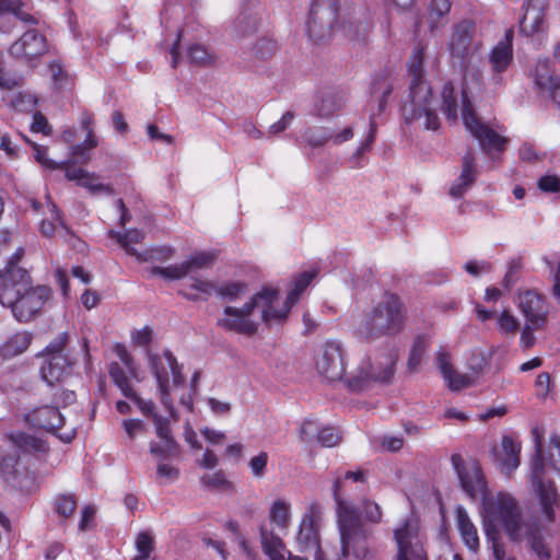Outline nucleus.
<instances>
[{
    "instance_id": "nucleus-1",
    "label": "nucleus",
    "mask_w": 560,
    "mask_h": 560,
    "mask_svg": "<svg viewBox=\"0 0 560 560\" xmlns=\"http://www.w3.org/2000/svg\"><path fill=\"white\" fill-rule=\"evenodd\" d=\"M460 460L459 455L452 456L463 490L470 498L482 501L485 522L491 526H503L512 540L527 539L539 560L549 559V551L542 541L540 529L522 521L521 510L514 497L508 492L489 495L480 465L470 460L460 466Z\"/></svg>"
},
{
    "instance_id": "nucleus-2",
    "label": "nucleus",
    "mask_w": 560,
    "mask_h": 560,
    "mask_svg": "<svg viewBox=\"0 0 560 560\" xmlns=\"http://www.w3.org/2000/svg\"><path fill=\"white\" fill-rule=\"evenodd\" d=\"M363 470L347 471L338 475L332 483V495L337 505V523L343 557L352 555L355 559H365L369 555L368 532L361 523L357 510L345 499L348 482L365 481Z\"/></svg>"
},
{
    "instance_id": "nucleus-3",
    "label": "nucleus",
    "mask_w": 560,
    "mask_h": 560,
    "mask_svg": "<svg viewBox=\"0 0 560 560\" xmlns=\"http://www.w3.org/2000/svg\"><path fill=\"white\" fill-rule=\"evenodd\" d=\"M278 301V291L264 288L254 294L242 307L225 306L217 317V325L231 332L250 337L258 331L259 323H281L283 313H275L273 307Z\"/></svg>"
},
{
    "instance_id": "nucleus-4",
    "label": "nucleus",
    "mask_w": 560,
    "mask_h": 560,
    "mask_svg": "<svg viewBox=\"0 0 560 560\" xmlns=\"http://www.w3.org/2000/svg\"><path fill=\"white\" fill-rule=\"evenodd\" d=\"M424 47L418 44L408 61L410 80L409 102L402 106L404 119L407 124L420 122L427 130H436L440 119L436 114V102L431 89L423 80Z\"/></svg>"
},
{
    "instance_id": "nucleus-5",
    "label": "nucleus",
    "mask_w": 560,
    "mask_h": 560,
    "mask_svg": "<svg viewBox=\"0 0 560 560\" xmlns=\"http://www.w3.org/2000/svg\"><path fill=\"white\" fill-rule=\"evenodd\" d=\"M406 323V310L400 299L392 293L384 294L369 307L355 325V336L366 342L399 334Z\"/></svg>"
},
{
    "instance_id": "nucleus-6",
    "label": "nucleus",
    "mask_w": 560,
    "mask_h": 560,
    "mask_svg": "<svg viewBox=\"0 0 560 560\" xmlns=\"http://www.w3.org/2000/svg\"><path fill=\"white\" fill-rule=\"evenodd\" d=\"M536 454L530 460V485L535 497L539 500L544 513L552 520L553 509L558 506L560 498L549 477L552 469L560 475V436L550 439L548 465L544 463L541 454V435L538 428L533 430Z\"/></svg>"
},
{
    "instance_id": "nucleus-7",
    "label": "nucleus",
    "mask_w": 560,
    "mask_h": 560,
    "mask_svg": "<svg viewBox=\"0 0 560 560\" xmlns=\"http://www.w3.org/2000/svg\"><path fill=\"white\" fill-rule=\"evenodd\" d=\"M398 353L394 349L363 358L357 366L348 372L345 387L353 393L370 389L374 384L393 382Z\"/></svg>"
},
{
    "instance_id": "nucleus-8",
    "label": "nucleus",
    "mask_w": 560,
    "mask_h": 560,
    "mask_svg": "<svg viewBox=\"0 0 560 560\" xmlns=\"http://www.w3.org/2000/svg\"><path fill=\"white\" fill-rule=\"evenodd\" d=\"M214 255L211 253H196L179 264H173L166 267H153L151 269V275L160 276L170 281L190 277V282L187 284V289L190 291L184 289L180 290L179 293L190 301H196L201 294L210 295L215 292V284L213 282L207 279L192 277L197 271L210 267L214 261Z\"/></svg>"
},
{
    "instance_id": "nucleus-9",
    "label": "nucleus",
    "mask_w": 560,
    "mask_h": 560,
    "mask_svg": "<svg viewBox=\"0 0 560 560\" xmlns=\"http://www.w3.org/2000/svg\"><path fill=\"white\" fill-rule=\"evenodd\" d=\"M337 0H315L307 31L310 37L316 42L326 40L335 36L353 38V25L350 22H339Z\"/></svg>"
},
{
    "instance_id": "nucleus-10",
    "label": "nucleus",
    "mask_w": 560,
    "mask_h": 560,
    "mask_svg": "<svg viewBox=\"0 0 560 560\" xmlns=\"http://www.w3.org/2000/svg\"><path fill=\"white\" fill-rule=\"evenodd\" d=\"M148 358L149 365L158 383L161 404L167 410L168 416L176 419L173 392L180 388L185 383L182 366L170 350H165L161 354L149 353Z\"/></svg>"
},
{
    "instance_id": "nucleus-11",
    "label": "nucleus",
    "mask_w": 560,
    "mask_h": 560,
    "mask_svg": "<svg viewBox=\"0 0 560 560\" xmlns=\"http://www.w3.org/2000/svg\"><path fill=\"white\" fill-rule=\"evenodd\" d=\"M460 109L463 122L467 131L479 142L485 153L494 159L495 153H501L505 149L508 139L498 133L490 126L482 122L472 112L471 104L465 92L460 96Z\"/></svg>"
},
{
    "instance_id": "nucleus-12",
    "label": "nucleus",
    "mask_w": 560,
    "mask_h": 560,
    "mask_svg": "<svg viewBox=\"0 0 560 560\" xmlns=\"http://www.w3.org/2000/svg\"><path fill=\"white\" fill-rule=\"evenodd\" d=\"M323 506L317 501L307 504L300 521L296 542L302 552H310L313 560H324L319 547V526Z\"/></svg>"
},
{
    "instance_id": "nucleus-13",
    "label": "nucleus",
    "mask_w": 560,
    "mask_h": 560,
    "mask_svg": "<svg viewBox=\"0 0 560 560\" xmlns=\"http://www.w3.org/2000/svg\"><path fill=\"white\" fill-rule=\"evenodd\" d=\"M26 421L33 427L56 433L63 442H71L77 434L75 424L68 423L66 415L57 407L43 406L36 408L26 416Z\"/></svg>"
},
{
    "instance_id": "nucleus-14",
    "label": "nucleus",
    "mask_w": 560,
    "mask_h": 560,
    "mask_svg": "<svg viewBox=\"0 0 560 560\" xmlns=\"http://www.w3.org/2000/svg\"><path fill=\"white\" fill-rule=\"evenodd\" d=\"M315 368L328 382H339L345 386L348 373L345 370L343 350L340 342L327 341L315 357Z\"/></svg>"
},
{
    "instance_id": "nucleus-15",
    "label": "nucleus",
    "mask_w": 560,
    "mask_h": 560,
    "mask_svg": "<svg viewBox=\"0 0 560 560\" xmlns=\"http://www.w3.org/2000/svg\"><path fill=\"white\" fill-rule=\"evenodd\" d=\"M397 545L396 560H428L418 522L407 520L394 532Z\"/></svg>"
},
{
    "instance_id": "nucleus-16",
    "label": "nucleus",
    "mask_w": 560,
    "mask_h": 560,
    "mask_svg": "<svg viewBox=\"0 0 560 560\" xmlns=\"http://www.w3.org/2000/svg\"><path fill=\"white\" fill-rule=\"evenodd\" d=\"M67 340L68 335L61 334L56 340L47 346L45 350L46 359L40 368V373L43 380L49 385L61 381L66 374L69 363L62 351Z\"/></svg>"
},
{
    "instance_id": "nucleus-17",
    "label": "nucleus",
    "mask_w": 560,
    "mask_h": 560,
    "mask_svg": "<svg viewBox=\"0 0 560 560\" xmlns=\"http://www.w3.org/2000/svg\"><path fill=\"white\" fill-rule=\"evenodd\" d=\"M31 278L25 269L11 265L0 276V304L11 308L18 299L27 290Z\"/></svg>"
},
{
    "instance_id": "nucleus-18",
    "label": "nucleus",
    "mask_w": 560,
    "mask_h": 560,
    "mask_svg": "<svg viewBox=\"0 0 560 560\" xmlns=\"http://www.w3.org/2000/svg\"><path fill=\"white\" fill-rule=\"evenodd\" d=\"M49 295L47 287H33L31 283L11 307V312L19 322H30L42 311Z\"/></svg>"
},
{
    "instance_id": "nucleus-19",
    "label": "nucleus",
    "mask_w": 560,
    "mask_h": 560,
    "mask_svg": "<svg viewBox=\"0 0 560 560\" xmlns=\"http://www.w3.org/2000/svg\"><path fill=\"white\" fill-rule=\"evenodd\" d=\"M517 307L525 318V323L534 326H546L549 308L545 298L533 290H525L517 294Z\"/></svg>"
},
{
    "instance_id": "nucleus-20",
    "label": "nucleus",
    "mask_w": 560,
    "mask_h": 560,
    "mask_svg": "<svg viewBox=\"0 0 560 560\" xmlns=\"http://www.w3.org/2000/svg\"><path fill=\"white\" fill-rule=\"evenodd\" d=\"M145 417H150L155 425L158 436L161 439V444L151 442L150 453L159 459L164 460L177 454V445L171 435L168 428V419L155 412V406L152 408V412L143 413Z\"/></svg>"
},
{
    "instance_id": "nucleus-21",
    "label": "nucleus",
    "mask_w": 560,
    "mask_h": 560,
    "mask_svg": "<svg viewBox=\"0 0 560 560\" xmlns=\"http://www.w3.org/2000/svg\"><path fill=\"white\" fill-rule=\"evenodd\" d=\"M47 50L46 37L36 30L26 31L9 49L12 57L27 62L43 56Z\"/></svg>"
},
{
    "instance_id": "nucleus-22",
    "label": "nucleus",
    "mask_w": 560,
    "mask_h": 560,
    "mask_svg": "<svg viewBox=\"0 0 560 560\" xmlns=\"http://www.w3.org/2000/svg\"><path fill=\"white\" fill-rule=\"evenodd\" d=\"M109 236L117 241V243L125 249V252L128 255L135 256L136 259L140 262H145L151 259L158 258V254H163V258L170 259L173 256V250L171 248H164V249H151V250H144V252H138L132 244L140 243L144 234L137 230L131 229L127 231L125 234H121L119 232L109 231Z\"/></svg>"
},
{
    "instance_id": "nucleus-23",
    "label": "nucleus",
    "mask_w": 560,
    "mask_h": 560,
    "mask_svg": "<svg viewBox=\"0 0 560 560\" xmlns=\"http://www.w3.org/2000/svg\"><path fill=\"white\" fill-rule=\"evenodd\" d=\"M521 444L509 435H504L499 446H494V462L505 475H510L520 466Z\"/></svg>"
},
{
    "instance_id": "nucleus-24",
    "label": "nucleus",
    "mask_w": 560,
    "mask_h": 560,
    "mask_svg": "<svg viewBox=\"0 0 560 560\" xmlns=\"http://www.w3.org/2000/svg\"><path fill=\"white\" fill-rule=\"evenodd\" d=\"M534 81L542 93L548 94L556 104L560 105V78L556 77L550 70L548 59H539L537 61Z\"/></svg>"
},
{
    "instance_id": "nucleus-25",
    "label": "nucleus",
    "mask_w": 560,
    "mask_h": 560,
    "mask_svg": "<svg viewBox=\"0 0 560 560\" xmlns=\"http://www.w3.org/2000/svg\"><path fill=\"white\" fill-rule=\"evenodd\" d=\"M67 179L74 180L79 186L86 188L92 195H112L113 187L100 180L94 173H89L81 167H74L70 163L66 166Z\"/></svg>"
},
{
    "instance_id": "nucleus-26",
    "label": "nucleus",
    "mask_w": 560,
    "mask_h": 560,
    "mask_svg": "<svg viewBox=\"0 0 560 560\" xmlns=\"http://www.w3.org/2000/svg\"><path fill=\"white\" fill-rule=\"evenodd\" d=\"M435 362L438 369L443 375L444 381L447 384V387L451 390H460L463 388L469 387L472 384V380L470 376L457 373L453 369V365L451 363V354L444 348H441L436 352Z\"/></svg>"
},
{
    "instance_id": "nucleus-27",
    "label": "nucleus",
    "mask_w": 560,
    "mask_h": 560,
    "mask_svg": "<svg viewBox=\"0 0 560 560\" xmlns=\"http://www.w3.org/2000/svg\"><path fill=\"white\" fill-rule=\"evenodd\" d=\"M108 373L114 381L115 385L121 390L122 395L131 399L142 413L152 412L154 402L141 398L135 389L130 386L128 377L124 369L116 362L110 363Z\"/></svg>"
},
{
    "instance_id": "nucleus-28",
    "label": "nucleus",
    "mask_w": 560,
    "mask_h": 560,
    "mask_svg": "<svg viewBox=\"0 0 560 560\" xmlns=\"http://www.w3.org/2000/svg\"><path fill=\"white\" fill-rule=\"evenodd\" d=\"M292 504L284 498L275 499L268 509V521L279 534H288L292 524Z\"/></svg>"
},
{
    "instance_id": "nucleus-29",
    "label": "nucleus",
    "mask_w": 560,
    "mask_h": 560,
    "mask_svg": "<svg viewBox=\"0 0 560 560\" xmlns=\"http://www.w3.org/2000/svg\"><path fill=\"white\" fill-rule=\"evenodd\" d=\"M316 271H305L301 273L293 282V288L289 291L287 298L281 300L278 295V303L275 304L273 311L275 313H283L281 315V322H283L293 306L294 303L299 300L300 295L304 292V290L308 287L311 281L315 278Z\"/></svg>"
},
{
    "instance_id": "nucleus-30",
    "label": "nucleus",
    "mask_w": 560,
    "mask_h": 560,
    "mask_svg": "<svg viewBox=\"0 0 560 560\" xmlns=\"http://www.w3.org/2000/svg\"><path fill=\"white\" fill-rule=\"evenodd\" d=\"M471 24L467 21L459 23L450 42L451 55L457 59L465 60L472 51Z\"/></svg>"
},
{
    "instance_id": "nucleus-31",
    "label": "nucleus",
    "mask_w": 560,
    "mask_h": 560,
    "mask_svg": "<svg viewBox=\"0 0 560 560\" xmlns=\"http://www.w3.org/2000/svg\"><path fill=\"white\" fill-rule=\"evenodd\" d=\"M513 32L506 31L504 38L498 42V44L492 48L489 61L491 65V69L494 73H501L505 71L512 62L513 59Z\"/></svg>"
},
{
    "instance_id": "nucleus-32",
    "label": "nucleus",
    "mask_w": 560,
    "mask_h": 560,
    "mask_svg": "<svg viewBox=\"0 0 560 560\" xmlns=\"http://www.w3.org/2000/svg\"><path fill=\"white\" fill-rule=\"evenodd\" d=\"M476 179V156L467 152L463 158L462 173L450 188V195L459 198L474 184Z\"/></svg>"
},
{
    "instance_id": "nucleus-33",
    "label": "nucleus",
    "mask_w": 560,
    "mask_h": 560,
    "mask_svg": "<svg viewBox=\"0 0 560 560\" xmlns=\"http://www.w3.org/2000/svg\"><path fill=\"white\" fill-rule=\"evenodd\" d=\"M259 535L262 551L270 560H285L289 551L279 534H276L273 529L268 528L266 525H261L259 527Z\"/></svg>"
},
{
    "instance_id": "nucleus-34",
    "label": "nucleus",
    "mask_w": 560,
    "mask_h": 560,
    "mask_svg": "<svg viewBox=\"0 0 560 560\" xmlns=\"http://www.w3.org/2000/svg\"><path fill=\"white\" fill-rule=\"evenodd\" d=\"M456 524L464 544L471 551L479 549V536L477 527L462 506L456 509Z\"/></svg>"
},
{
    "instance_id": "nucleus-35",
    "label": "nucleus",
    "mask_w": 560,
    "mask_h": 560,
    "mask_svg": "<svg viewBox=\"0 0 560 560\" xmlns=\"http://www.w3.org/2000/svg\"><path fill=\"white\" fill-rule=\"evenodd\" d=\"M347 102L343 92H327L320 96L315 105L316 114L320 117H330L339 112Z\"/></svg>"
},
{
    "instance_id": "nucleus-36",
    "label": "nucleus",
    "mask_w": 560,
    "mask_h": 560,
    "mask_svg": "<svg viewBox=\"0 0 560 560\" xmlns=\"http://www.w3.org/2000/svg\"><path fill=\"white\" fill-rule=\"evenodd\" d=\"M542 23V10L533 3H528L521 20V32L528 36L533 35L541 30Z\"/></svg>"
},
{
    "instance_id": "nucleus-37",
    "label": "nucleus",
    "mask_w": 560,
    "mask_h": 560,
    "mask_svg": "<svg viewBox=\"0 0 560 560\" xmlns=\"http://www.w3.org/2000/svg\"><path fill=\"white\" fill-rule=\"evenodd\" d=\"M32 336L26 331L16 332L11 336L1 347L3 358H13L23 353L31 345Z\"/></svg>"
},
{
    "instance_id": "nucleus-38",
    "label": "nucleus",
    "mask_w": 560,
    "mask_h": 560,
    "mask_svg": "<svg viewBox=\"0 0 560 560\" xmlns=\"http://www.w3.org/2000/svg\"><path fill=\"white\" fill-rule=\"evenodd\" d=\"M495 328L502 336L515 337L520 329V320L508 308H504L495 315Z\"/></svg>"
},
{
    "instance_id": "nucleus-39",
    "label": "nucleus",
    "mask_w": 560,
    "mask_h": 560,
    "mask_svg": "<svg viewBox=\"0 0 560 560\" xmlns=\"http://www.w3.org/2000/svg\"><path fill=\"white\" fill-rule=\"evenodd\" d=\"M494 350L492 348H474L467 354V366L475 373H481L488 366Z\"/></svg>"
},
{
    "instance_id": "nucleus-40",
    "label": "nucleus",
    "mask_w": 560,
    "mask_h": 560,
    "mask_svg": "<svg viewBox=\"0 0 560 560\" xmlns=\"http://www.w3.org/2000/svg\"><path fill=\"white\" fill-rule=\"evenodd\" d=\"M9 440L13 445L24 452H45V443L33 435L24 433H12L9 435Z\"/></svg>"
},
{
    "instance_id": "nucleus-41",
    "label": "nucleus",
    "mask_w": 560,
    "mask_h": 560,
    "mask_svg": "<svg viewBox=\"0 0 560 560\" xmlns=\"http://www.w3.org/2000/svg\"><path fill=\"white\" fill-rule=\"evenodd\" d=\"M442 110L446 118L455 122L458 118V100L454 94V88L451 83H446L442 90Z\"/></svg>"
},
{
    "instance_id": "nucleus-42",
    "label": "nucleus",
    "mask_w": 560,
    "mask_h": 560,
    "mask_svg": "<svg viewBox=\"0 0 560 560\" xmlns=\"http://www.w3.org/2000/svg\"><path fill=\"white\" fill-rule=\"evenodd\" d=\"M427 349H428V345H427V341L424 340V338L419 337L413 341L412 347L409 352L408 362H407V370L410 373H416L419 371V368H420L422 360L425 355Z\"/></svg>"
},
{
    "instance_id": "nucleus-43",
    "label": "nucleus",
    "mask_w": 560,
    "mask_h": 560,
    "mask_svg": "<svg viewBox=\"0 0 560 560\" xmlns=\"http://www.w3.org/2000/svg\"><path fill=\"white\" fill-rule=\"evenodd\" d=\"M247 285L242 282H226L220 287L215 285V293L229 302H234L241 299L247 293Z\"/></svg>"
},
{
    "instance_id": "nucleus-44",
    "label": "nucleus",
    "mask_w": 560,
    "mask_h": 560,
    "mask_svg": "<svg viewBox=\"0 0 560 560\" xmlns=\"http://www.w3.org/2000/svg\"><path fill=\"white\" fill-rule=\"evenodd\" d=\"M77 499L72 494H60L55 498L54 511L59 518H69L77 510Z\"/></svg>"
},
{
    "instance_id": "nucleus-45",
    "label": "nucleus",
    "mask_w": 560,
    "mask_h": 560,
    "mask_svg": "<svg viewBox=\"0 0 560 560\" xmlns=\"http://www.w3.org/2000/svg\"><path fill=\"white\" fill-rule=\"evenodd\" d=\"M97 139L93 131L86 132V137L84 141L80 144L72 145L71 147V155L73 160L80 161L82 163H86L90 160L89 154L86 153L91 149L95 148L97 145Z\"/></svg>"
},
{
    "instance_id": "nucleus-46",
    "label": "nucleus",
    "mask_w": 560,
    "mask_h": 560,
    "mask_svg": "<svg viewBox=\"0 0 560 560\" xmlns=\"http://www.w3.org/2000/svg\"><path fill=\"white\" fill-rule=\"evenodd\" d=\"M114 351L121 361V363L127 369L130 377L140 381L141 377L139 365L135 362L132 355L128 352L127 348L124 345L117 343L114 348Z\"/></svg>"
},
{
    "instance_id": "nucleus-47",
    "label": "nucleus",
    "mask_w": 560,
    "mask_h": 560,
    "mask_svg": "<svg viewBox=\"0 0 560 560\" xmlns=\"http://www.w3.org/2000/svg\"><path fill=\"white\" fill-rule=\"evenodd\" d=\"M154 540L149 532L140 533L136 538L137 555L133 560H149L153 550Z\"/></svg>"
},
{
    "instance_id": "nucleus-48",
    "label": "nucleus",
    "mask_w": 560,
    "mask_h": 560,
    "mask_svg": "<svg viewBox=\"0 0 560 560\" xmlns=\"http://www.w3.org/2000/svg\"><path fill=\"white\" fill-rule=\"evenodd\" d=\"M22 5L21 0H0V19L11 13L22 21L35 22L31 15L22 12Z\"/></svg>"
},
{
    "instance_id": "nucleus-49",
    "label": "nucleus",
    "mask_w": 560,
    "mask_h": 560,
    "mask_svg": "<svg viewBox=\"0 0 560 560\" xmlns=\"http://www.w3.org/2000/svg\"><path fill=\"white\" fill-rule=\"evenodd\" d=\"M392 84L387 79H380L373 82L372 95L378 102V114L384 110L387 96L392 93Z\"/></svg>"
},
{
    "instance_id": "nucleus-50",
    "label": "nucleus",
    "mask_w": 560,
    "mask_h": 560,
    "mask_svg": "<svg viewBox=\"0 0 560 560\" xmlns=\"http://www.w3.org/2000/svg\"><path fill=\"white\" fill-rule=\"evenodd\" d=\"M24 139H25V141L28 142L27 138H24ZM30 143L34 149V158H35L36 162H38L42 166H44L46 168H51V170L62 168L66 171V166L69 164V162L56 163L55 161L48 159L46 148L38 145L36 143H33L31 141H30Z\"/></svg>"
},
{
    "instance_id": "nucleus-51",
    "label": "nucleus",
    "mask_w": 560,
    "mask_h": 560,
    "mask_svg": "<svg viewBox=\"0 0 560 560\" xmlns=\"http://www.w3.org/2000/svg\"><path fill=\"white\" fill-rule=\"evenodd\" d=\"M485 527L488 539L492 541L493 556L495 560H504V549L502 545L498 541L497 535L499 530H504L509 535L508 530L501 525L491 526L487 522H485Z\"/></svg>"
},
{
    "instance_id": "nucleus-52",
    "label": "nucleus",
    "mask_w": 560,
    "mask_h": 560,
    "mask_svg": "<svg viewBox=\"0 0 560 560\" xmlns=\"http://www.w3.org/2000/svg\"><path fill=\"white\" fill-rule=\"evenodd\" d=\"M188 56L191 60V62H195L197 65H211L215 60V56L210 52L205 46L202 45H192L189 48Z\"/></svg>"
},
{
    "instance_id": "nucleus-53",
    "label": "nucleus",
    "mask_w": 560,
    "mask_h": 560,
    "mask_svg": "<svg viewBox=\"0 0 560 560\" xmlns=\"http://www.w3.org/2000/svg\"><path fill=\"white\" fill-rule=\"evenodd\" d=\"M451 10L450 0H432L430 4V22L431 27L434 28L438 25V21L446 15Z\"/></svg>"
},
{
    "instance_id": "nucleus-54",
    "label": "nucleus",
    "mask_w": 560,
    "mask_h": 560,
    "mask_svg": "<svg viewBox=\"0 0 560 560\" xmlns=\"http://www.w3.org/2000/svg\"><path fill=\"white\" fill-rule=\"evenodd\" d=\"M269 455L267 452H259L249 459L248 466L255 478H262L267 471Z\"/></svg>"
},
{
    "instance_id": "nucleus-55",
    "label": "nucleus",
    "mask_w": 560,
    "mask_h": 560,
    "mask_svg": "<svg viewBox=\"0 0 560 560\" xmlns=\"http://www.w3.org/2000/svg\"><path fill=\"white\" fill-rule=\"evenodd\" d=\"M47 209L49 212V218L44 219L42 221L40 232L45 236H50L55 231L56 223L61 224V222H60L59 212L52 202H50V201L47 202Z\"/></svg>"
},
{
    "instance_id": "nucleus-56",
    "label": "nucleus",
    "mask_w": 560,
    "mask_h": 560,
    "mask_svg": "<svg viewBox=\"0 0 560 560\" xmlns=\"http://www.w3.org/2000/svg\"><path fill=\"white\" fill-rule=\"evenodd\" d=\"M546 326H534L530 323H524L522 329H521V336H520V345L524 349H529L534 347L536 343V337L534 332L536 330H541Z\"/></svg>"
},
{
    "instance_id": "nucleus-57",
    "label": "nucleus",
    "mask_w": 560,
    "mask_h": 560,
    "mask_svg": "<svg viewBox=\"0 0 560 560\" xmlns=\"http://www.w3.org/2000/svg\"><path fill=\"white\" fill-rule=\"evenodd\" d=\"M226 527L230 532H232L233 534H235L236 536V541L240 546V548L242 549V551L249 558V559H254L255 558V552L254 550L250 548L247 539L240 533L238 530V524L236 522H229L226 524Z\"/></svg>"
},
{
    "instance_id": "nucleus-58",
    "label": "nucleus",
    "mask_w": 560,
    "mask_h": 560,
    "mask_svg": "<svg viewBox=\"0 0 560 560\" xmlns=\"http://www.w3.org/2000/svg\"><path fill=\"white\" fill-rule=\"evenodd\" d=\"M319 424L317 421L308 419L305 420L300 429V438L304 442H311L314 439H317L319 432Z\"/></svg>"
},
{
    "instance_id": "nucleus-59",
    "label": "nucleus",
    "mask_w": 560,
    "mask_h": 560,
    "mask_svg": "<svg viewBox=\"0 0 560 560\" xmlns=\"http://www.w3.org/2000/svg\"><path fill=\"white\" fill-rule=\"evenodd\" d=\"M316 440L325 447H332L339 443L340 436L332 428H323L319 429Z\"/></svg>"
},
{
    "instance_id": "nucleus-60",
    "label": "nucleus",
    "mask_w": 560,
    "mask_h": 560,
    "mask_svg": "<svg viewBox=\"0 0 560 560\" xmlns=\"http://www.w3.org/2000/svg\"><path fill=\"white\" fill-rule=\"evenodd\" d=\"M304 138L312 147H320L331 140L330 133L324 129L308 130Z\"/></svg>"
},
{
    "instance_id": "nucleus-61",
    "label": "nucleus",
    "mask_w": 560,
    "mask_h": 560,
    "mask_svg": "<svg viewBox=\"0 0 560 560\" xmlns=\"http://www.w3.org/2000/svg\"><path fill=\"white\" fill-rule=\"evenodd\" d=\"M538 188L544 192H559L560 178L557 175L547 174L539 178Z\"/></svg>"
},
{
    "instance_id": "nucleus-62",
    "label": "nucleus",
    "mask_w": 560,
    "mask_h": 560,
    "mask_svg": "<svg viewBox=\"0 0 560 560\" xmlns=\"http://www.w3.org/2000/svg\"><path fill=\"white\" fill-rule=\"evenodd\" d=\"M235 27L241 35H247L256 30L257 21L253 15L241 14L235 22Z\"/></svg>"
},
{
    "instance_id": "nucleus-63",
    "label": "nucleus",
    "mask_w": 560,
    "mask_h": 560,
    "mask_svg": "<svg viewBox=\"0 0 560 560\" xmlns=\"http://www.w3.org/2000/svg\"><path fill=\"white\" fill-rule=\"evenodd\" d=\"M122 427L129 439L133 440L145 432L144 423L139 419H127L122 421Z\"/></svg>"
},
{
    "instance_id": "nucleus-64",
    "label": "nucleus",
    "mask_w": 560,
    "mask_h": 560,
    "mask_svg": "<svg viewBox=\"0 0 560 560\" xmlns=\"http://www.w3.org/2000/svg\"><path fill=\"white\" fill-rule=\"evenodd\" d=\"M36 102L37 101L34 95L28 93H20L12 103L13 106L19 110L32 112L33 109H35Z\"/></svg>"
}]
</instances>
